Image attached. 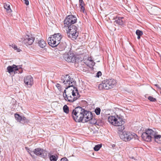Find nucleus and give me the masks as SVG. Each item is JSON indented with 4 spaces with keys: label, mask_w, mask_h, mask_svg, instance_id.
<instances>
[{
    "label": "nucleus",
    "mask_w": 161,
    "mask_h": 161,
    "mask_svg": "<svg viewBox=\"0 0 161 161\" xmlns=\"http://www.w3.org/2000/svg\"><path fill=\"white\" fill-rule=\"evenodd\" d=\"M21 68L20 66H17L13 64L12 66H8L7 68V72L10 73L14 71L18 70L19 69Z\"/></svg>",
    "instance_id": "nucleus-16"
},
{
    "label": "nucleus",
    "mask_w": 161,
    "mask_h": 161,
    "mask_svg": "<svg viewBox=\"0 0 161 161\" xmlns=\"http://www.w3.org/2000/svg\"><path fill=\"white\" fill-rule=\"evenodd\" d=\"M79 5H85V4L83 0H79Z\"/></svg>",
    "instance_id": "nucleus-34"
},
{
    "label": "nucleus",
    "mask_w": 161,
    "mask_h": 161,
    "mask_svg": "<svg viewBox=\"0 0 161 161\" xmlns=\"http://www.w3.org/2000/svg\"><path fill=\"white\" fill-rule=\"evenodd\" d=\"M14 48L15 49H17V46L15 45H14Z\"/></svg>",
    "instance_id": "nucleus-42"
},
{
    "label": "nucleus",
    "mask_w": 161,
    "mask_h": 161,
    "mask_svg": "<svg viewBox=\"0 0 161 161\" xmlns=\"http://www.w3.org/2000/svg\"><path fill=\"white\" fill-rule=\"evenodd\" d=\"M155 131L152 129H148L146 130V132L142 133L141 136L142 138L145 141L150 142L153 138V135L154 134Z\"/></svg>",
    "instance_id": "nucleus-8"
},
{
    "label": "nucleus",
    "mask_w": 161,
    "mask_h": 161,
    "mask_svg": "<svg viewBox=\"0 0 161 161\" xmlns=\"http://www.w3.org/2000/svg\"><path fill=\"white\" fill-rule=\"evenodd\" d=\"M25 148L26 151L29 153H32L33 152L29 148L27 147H25Z\"/></svg>",
    "instance_id": "nucleus-33"
},
{
    "label": "nucleus",
    "mask_w": 161,
    "mask_h": 161,
    "mask_svg": "<svg viewBox=\"0 0 161 161\" xmlns=\"http://www.w3.org/2000/svg\"><path fill=\"white\" fill-rule=\"evenodd\" d=\"M67 27L68 29V30H67L68 37L73 40L76 39L79 35L77 27L74 25Z\"/></svg>",
    "instance_id": "nucleus-6"
},
{
    "label": "nucleus",
    "mask_w": 161,
    "mask_h": 161,
    "mask_svg": "<svg viewBox=\"0 0 161 161\" xmlns=\"http://www.w3.org/2000/svg\"><path fill=\"white\" fill-rule=\"evenodd\" d=\"M73 89H75V91L77 92V95L76 97H73L71 95V93H67V95H65V97L64 98V100L71 103H73L75 101L80 97V95L78 92L77 88L75 87H74Z\"/></svg>",
    "instance_id": "nucleus-10"
},
{
    "label": "nucleus",
    "mask_w": 161,
    "mask_h": 161,
    "mask_svg": "<svg viewBox=\"0 0 161 161\" xmlns=\"http://www.w3.org/2000/svg\"><path fill=\"white\" fill-rule=\"evenodd\" d=\"M4 7L8 13H10L12 11V10L10 8L9 3H4Z\"/></svg>",
    "instance_id": "nucleus-20"
},
{
    "label": "nucleus",
    "mask_w": 161,
    "mask_h": 161,
    "mask_svg": "<svg viewBox=\"0 0 161 161\" xmlns=\"http://www.w3.org/2000/svg\"><path fill=\"white\" fill-rule=\"evenodd\" d=\"M77 22V18L74 15H72L67 16L64 20V26L67 27L74 25Z\"/></svg>",
    "instance_id": "nucleus-9"
},
{
    "label": "nucleus",
    "mask_w": 161,
    "mask_h": 161,
    "mask_svg": "<svg viewBox=\"0 0 161 161\" xmlns=\"http://www.w3.org/2000/svg\"><path fill=\"white\" fill-rule=\"evenodd\" d=\"M119 127L118 128L119 131H120L119 133H121L122 132H124V130L125 129V127L123 125H119Z\"/></svg>",
    "instance_id": "nucleus-26"
},
{
    "label": "nucleus",
    "mask_w": 161,
    "mask_h": 161,
    "mask_svg": "<svg viewBox=\"0 0 161 161\" xmlns=\"http://www.w3.org/2000/svg\"><path fill=\"white\" fill-rule=\"evenodd\" d=\"M90 62L91 63V66H93L94 65L95 63L92 60H90Z\"/></svg>",
    "instance_id": "nucleus-37"
},
{
    "label": "nucleus",
    "mask_w": 161,
    "mask_h": 161,
    "mask_svg": "<svg viewBox=\"0 0 161 161\" xmlns=\"http://www.w3.org/2000/svg\"><path fill=\"white\" fill-rule=\"evenodd\" d=\"M91 118L92 119L89 120V121L91 120V123L92 124H97V125H98V124H97V120L95 118H93L92 114V116Z\"/></svg>",
    "instance_id": "nucleus-25"
},
{
    "label": "nucleus",
    "mask_w": 161,
    "mask_h": 161,
    "mask_svg": "<svg viewBox=\"0 0 161 161\" xmlns=\"http://www.w3.org/2000/svg\"><path fill=\"white\" fill-rule=\"evenodd\" d=\"M108 120L110 123L115 126H119L123 125L125 124L123 117L120 115H117L116 117L110 116L108 117Z\"/></svg>",
    "instance_id": "nucleus-4"
},
{
    "label": "nucleus",
    "mask_w": 161,
    "mask_h": 161,
    "mask_svg": "<svg viewBox=\"0 0 161 161\" xmlns=\"http://www.w3.org/2000/svg\"><path fill=\"white\" fill-rule=\"evenodd\" d=\"M155 85V86L157 87V88H158V89H160V90L161 89V88L160 87H159V86H158V84H155V85Z\"/></svg>",
    "instance_id": "nucleus-39"
},
{
    "label": "nucleus",
    "mask_w": 161,
    "mask_h": 161,
    "mask_svg": "<svg viewBox=\"0 0 161 161\" xmlns=\"http://www.w3.org/2000/svg\"><path fill=\"white\" fill-rule=\"evenodd\" d=\"M14 117L16 120L17 121L23 125H24L25 123H28L30 122L29 120L27 119L25 117L23 116L22 117L18 114H15Z\"/></svg>",
    "instance_id": "nucleus-12"
},
{
    "label": "nucleus",
    "mask_w": 161,
    "mask_h": 161,
    "mask_svg": "<svg viewBox=\"0 0 161 161\" xmlns=\"http://www.w3.org/2000/svg\"><path fill=\"white\" fill-rule=\"evenodd\" d=\"M61 80L64 85H66V89H68L70 87H75L76 84V81L70 77L69 75H62Z\"/></svg>",
    "instance_id": "nucleus-5"
},
{
    "label": "nucleus",
    "mask_w": 161,
    "mask_h": 161,
    "mask_svg": "<svg viewBox=\"0 0 161 161\" xmlns=\"http://www.w3.org/2000/svg\"><path fill=\"white\" fill-rule=\"evenodd\" d=\"M59 44H60L59 46H58V44L57 46V47L59 48V50L61 51L64 50L65 48V45L64 43H61L60 42H59Z\"/></svg>",
    "instance_id": "nucleus-23"
},
{
    "label": "nucleus",
    "mask_w": 161,
    "mask_h": 161,
    "mask_svg": "<svg viewBox=\"0 0 161 161\" xmlns=\"http://www.w3.org/2000/svg\"><path fill=\"white\" fill-rule=\"evenodd\" d=\"M124 19L123 17H116L115 18L114 23L116 24L122 26L124 25V22L123 20Z\"/></svg>",
    "instance_id": "nucleus-17"
},
{
    "label": "nucleus",
    "mask_w": 161,
    "mask_h": 161,
    "mask_svg": "<svg viewBox=\"0 0 161 161\" xmlns=\"http://www.w3.org/2000/svg\"><path fill=\"white\" fill-rule=\"evenodd\" d=\"M116 81L113 79L106 80L102 81L98 86L100 90H108L113 88L116 85Z\"/></svg>",
    "instance_id": "nucleus-3"
},
{
    "label": "nucleus",
    "mask_w": 161,
    "mask_h": 161,
    "mask_svg": "<svg viewBox=\"0 0 161 161\" xmlns=\"http://www.w3.org/2000/svg\"><path fill=\"white\" fill-rule=\"evenodd\" d=\"M25 2V3L26 5H28L29 4V2L28 0H23Z\"/></svg>",
    "instance_id": "nucleus-38"
},
{
    "label": "nucleus",
    "mask_w": 161,
    "mask_h": 161,
    "mask_svg": "<svg viewBox=\"0 0 161 161\" xmlns=\"http://www.w3.org/2000/svg\"><path fill=\"white\" fill-rule=\"evenodd\" d=\"M64 112L65 113L68 114L69 111V108L67 105H64L63 107Z\"/></svg>",
    "instance_id": "nucleus-24"
},
{
    "label": "nucleus",
    "mask_w": 161,
    "mask_h": 161,
    "mask_svg": "<svg viewBox=\"0 0 161 161\" xmlns=\"http://www.w3.org/2000/svg\"><path fill=\"white\" fill-rule=\"evenodd\" d=\"M153 138L154 139L156 142L158 143H161V135H157L155 131L154 134L153 135Z\"/></svg>",
    "instance_id": "nucleus-18"
},
{
    "label": "nucleus",
    "mask_w": 161,
    "mask_h": 161,
    "mask_svg": "<svg viewBox=\"0 0 161 161\" xmlns=\"http://www.w3.org/2000/svg\"><path fill=\"white\" fill-rule=\"evenodd\" d=\"M17 49H18L17 51L18 52H19V50L20 49H18V48Z\"/></svg>",
    "instance_id": "nucleus-43"
},
{
    "label": "nucleus",
    "mask_w": 161,
    "mask_h": 161,
    "mask_svg": "<svg viewBox=\"0 0 161 161\" xmlns=\"http://www.w3.org/2000/svg\"><path fill=\"white\" fill-rule=\"evenodd\" d=\"M120 138L125 142L130 141L132 139H138V136L134 133L124 131V132L119 134Z\"/></svg>",
    "instance_id": "nucleus-7"
},
{
    "label": "nucleus",
    "mask_w": 161,
    "mask_h": 161,
    "mask_svg": "<svg viewBox=\"0 0 161 161\" xmlns=\"http://www.w3.org/2000/svg\"><path fill=\"white\" fill-rule=\"evenodd\" d=\"M55 86L59 91H60L62 90V87L59 84L57 83Z\"/></svg>",
    "instance_id": "nucleus-31"
},
{
    "label": "nucleus",
    "mask_w": 161,
    "mask_h": 161,
    "mask_svg": "<svg viewBox=\"0 0 161 161\" xmlns=\"http://www.w3.org/2000/svg\"><path fill=\"white\" fill-rule=\"evenodd\" d=\"M102 145L101 144H98L96 145L94 147V151H97L101 147Z\"/></svg>",
    "instance_id": "nucleus-28"
},
{
    "label": "nucleus",
    "mask_w": 161,
    "mask_h": 161,
    "mask_svg": "<svg viewBox=\"0 0 161 161\" xmlns=\"http://www.w3.org/2000/svg\"><path fill=\"white\" fill-rule=\"evenodd\" d=\"M147 99L152 102H155L156 101V99L152 96H149L147 97Z\"/></svg>",
    "instance_id": "nucleus-30"
},
{
    "label": "nucleus",
    "mask_w": 161,
    "mask_h": 161,
    "mask_svg": "<svg viewBox=\"0 0 161 161\" xmlns=\"http://www.w3.org/2000/svg\"><path fill=\"white\" fill-rule=\"evenodd\" d=\"M115 145H114H114H112V147H115Z\"/></svg>",
    "instance_id": "nucleus-44"
},
{
    "label": "nucleus",
    "mask_w": 161,
    "mask_h": 161,
    "mask_svg": "<svg viewBox=\"0 0 161 161\" xmlns=\"http://www.w3.org/2000/svg\"><path fill=\"white\" fill-rule=\"evenodd\" d=\"M49 158L51 161H57L58 159V157L57 155H49Z\"/></svg>",
    "instance_id": "nucleus-21"
},
{
    "label": "nucleus",
    "mask_w": 161,
    "mask_h": 161,
    "mask_svg": "<svg viewBox=\"0 0 161 161\" xmlns=\"http://www.w3.org/2000/svg\"><path fill=\"white\" fill-rule=\"evenodd\" d=\"M24 81L25 86L29 87H31L33 84V78L31 75L25 77Z\"/></svg>",
    "instance_id": "nucleus-15"
},
{
    "label": "nucleus",
    "mask_w": 161,
    "mask_h": 161,
    "mask_svg": "<svg viewBox=\"0 0 161 161\" xmlns=\"http://www.w3.org/2000/svg\"><path fill=\"white\" fill-rule=\"evenodd\" d=\"M31 153H29V154H30V155L33 158H35V156L34 155H32L31 154Z\"/></svg>",
    "instance_id": "nucleus-40"
},
{
    "label": "nucleus",
    "mask_w": 161,
    "mask_h": 161,
    "mask_svg": "<svg viewBox=\"0 0 161 161\" xmlns=\"http://www.w3.org/2000/svg\"><path fill=\"white\" fill-rule=\"evenodd\" d=\"M63 58L65 61L68 62L75 63L76 61V58L74 54L70 52L64 54Z\"/></svg>",
    "instance_id": "nucleus-11"
},
{
    "label": "nucleus",
    "mask_w": 161,
    "mask_h": 161,
    "mask_svg": "<svg viewBox=\"0 0 161 161\" xmlns=\"http://www.w3.org/2000/svg\"><path fill=\"white\" fill-rule=\"evenodd\" d=\"M33 152L36 155L39 156L41 155L43 158H45L47 156L46 151L42 148H36L34 150Z\"/></svg>",
    "instance_id": "nucleus-13"
},
{
    "label": "nucleus",
    "mask_w": 161,
    "mask_h": 161,
    "mask_svg": "<svg viewBox=\"0 0 161 161\" xmlns=\"http://www.w3.org/2000/svg\"><path fill=\"white\" fill-rule=\"evenodd\" d=\"M66 89H65L64 90L63 93V97L64 99L65 98V95H67V94H66Z\"/></svg>",
    "instance_id": "nucleus-36"
},
{
    "label": "nucleus",
    "mask_w": 161,
    "mask_h": 161,
    "mask_svg": "<svg viewBox=\"0 0 161 161\" xmlns=\"http://www.w3.org/2000/svg\"><path fill=\"white\" fill-rule=\"evenodd\" d=\"M160 150H161V149Z\"/></svg>",
    "instance_id": "nucleus-45"
},
{
    "label": "nucleus",
    "mask_w": 161,
    "mask_h": 161,
    "mask_svg": "<svg viewBox=\"0 0 161 161\" xmlns=\"http://www.w3.org/2000/svg\"><path fill=\"white\" fill-rule=\"evenodd\" d=\"M62 38V35L60 33L55 34L51 36L47 39V42L49 45L52 47H57L58 44L60 45L59 42Z\"/></svg>",
    "instance_id": "nucleus-2"
},
{
    "label": "nucleus",
    "mask_w": 161,
    "mask_h": 161,
    "mask_svg": "<svg viewBox=\"0 0 161 161\" xmlns=\"http://www.w3.org/2000/svg\"><path fill=\"white\" fill-rule=\"evenodd\" d=\"M84 5H80V11H82L83 13L84 12L85 8L84 7Z\"/></svg>",
    "instance_id": "nucleus-32"
},
{
    "label": "nucleus",
    "mask_w": 161,
    "mask_h": 161,
    "mask_svg": "<svg viewBox=\"0 0 161 161\" xmlns=\"http://www.w3.org/2000/svg\"><path fill=\"white\" fill-rule=\"evenodd\" d=\"M34 39L31 36L25 35L22 42L27 46L31 45L34 42Z\"/></svg>",
    "instance_id": "nucleus-14"
},
{
    "label": "nucleus",
    "mask_w": 161,
    "mask_h": 161,
    "mask_svg": "<svg viewBox=\"0 0 161 161\" xmlns=\"http://www.w3.org/2000/svg\"><path fill=\"white\" fill-rule=\"evenodd\" d=\"M136 33L137 36V39L138 40L140 39L141 36H142L143 34L142 31L139 30H136Z\"/></svg>",
    "instance_id": "nucleus-22"
},
{
    "label": "nucleus",
    "mask_w": 161,
    "mask_h": 161,
    "mask_svg": "<svg viewBox=\"0 0 161 161\" xmlns=\"http://www.w3.org/2000/svg\"><path fill=\"white\" fill-rule=\"evenodd\" d=\"M102 73L101 71H98L97 72L96 75V76L97 77H99L101 75Z\"/></svg>",
    "instance_id": "nucleus-35"
},
{
    "label": "nucleus",
    "mask_w": 161,
    "mask_h": 161,
    "mask_svg": "<svg viewBox=\"0 0 161 161\" xmlns=\"http://www.w3.org/2000/svg\"><path fill=\"white\" fill-rule=\"evenodd\" d=\"M38 43L39 46L42 48H44L46 45V42L42 39L39 41Z\"/></svg>",
    "instance_id": "nucleus-19"
},
{
    "label": "nucleus",
    "mask_w": 161,
    "mask_h": 161,
    "mask_svg": "<svg viewBox=\"0 0 161 161\" xmlns=\"http://www.w3.org/2000/svg\"><path fill=\"white\" fill-rule=\"evenodd\" d=\"M73 119L77 122H87L91 119L92 113L80 107H77L72 112Z\"/></svg>",
    "instance_id": "nucleus-1"
},
{
    "label": "nucleus",
    "mask_w": 161,
    "mask_h": 161,
    "mask_svg": "<svg viewBox=\"0 0 161 161\" xmlns=\"http://www.w3.org/2000/svg\"><path fill=\"white\" fill-rule=\"evenodd\" d=\"M31 153H29V154H30V155L33 158H35V156L34 155H32L31 154Z\"/></svg>",
    "instance_id": "nucleus-41"
},
{
    "label": "nucleus",
    "mask_w": 161,
    "mask_h": 161,
    "mask_svg": "<svg viewBox=\"0 0 161 161\" xmlns=\"http://www.w3.org/2000/svg\"><path fill=\"white\" fill-rule=\"evenodd\" d=\"M101 109L99 108H97L95 110V112L97 115L100 114Z\"/></svg>",
    "instance_id": "nucleus-29"
},
{
    "label": "nucleus",
    "mask_w": 161,
    "mask_h": 161,
    "mask_svg": "<svg viewBox=\"0 0 161 161\" xmlns=\"http://www.w3.org/2000/svg\"><path fill=\"white\" fill-rule=\"evenodd\" d=\"M70 93H72V96L73 97H76L77 95V92L75 91V89L74 90L71 89Z\"/></svg>",
    "instance_id": "nucleus-27"
}]
</instances>
